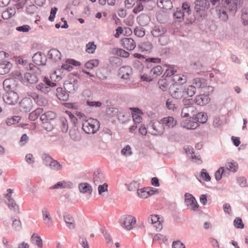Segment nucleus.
<instances>
[{
	"label": "nucleus",
	"mask_w": 248,
	"mask_h": 248,
	"mask_svg": "<svg viewBox=\"0 0 248 248\" xmlns=\"http://www.w3.org/2000/svg\"><path fill=\"white\" fill-rule=\"evenodd\" d=\"M25 79L30 83L34 84L38 81V78L36 75L31 72L26 73L24 75Z\"/></svg>",
	"instance_id": "obj_40"
},
{
	"label": "nucleus",
	"mask_w": 248,
	"mask_h": 248,
	"mask_svg": "<svg viewBox=\"0 0 248 248\" xmlns=\"http://www.w3.org/2000/svg\"><path fill=\"white\" fill-rule=\"evenodd\" d=\"M170 93L171 96L176 99H180L183 97H185L183 87L181 85H178L176 87L174 86L170 90Z\"/></svg>",
	"instance_id": "obj_13"
},
{
	"label": "nucleus",
	"mask_w": 248,
	"mask_h": 248,
	"mask_svg": "<svg viewBox=\"0 0 248 248\" xmlns=\"http://www.w3.org/2000/svg\"><path fill=\"white\" fill-rule=\"evenodd\" d=\"M159 219L160 218L157 215H151L148 219V222L153 224L157 231H160L162 228V225Z\"/></svg>",
	"instance_id": "obj_21"
},
{
	"label": "nucleus",
	"mask_w": 248,
	"mask_h": 248,
	"mask_svg": "<svg viewBox=\"0 0 248 248\" xmlns=\"http://www.w3.org/2000/svg\"><path fill=\"white\" fill-rule=\"evenodd\" d=\"M26 68L28 70L30 71L31 73H33L37 76L41 74V71L40 68L34 65L33 63H30L28 64L26 66Z\"/></svg>",
	"instance_id": "obj_44"
},
{
	"label": "nucleus",
	"mask_w": 248,
	"mask_h": 248,
	"mask_svg": "<svg viewBox=\"0 0 248 248\" xmlns=\"http://www.w3.org/2000/svg\"><path fill=\"white\" fill-rule=\"evenodd\" d=\"M16 30L19 32H27L29 31L31 28L28 25H24L21 26L16 27Z\"/></svg>",
	"instance_id": "obj_62"
},
{
	"label": "nucleus",
	"mask_w": 248,
	"mask_h": 248,
	"mask_svg": "<svg viewBox=\"0 0 248 248\" xmlns=\"http://www.w3.org/2000/svg\"><path fill=\"white\" fill-rule=\"evenodd\" d=\"M12 64L8 61H2L0 62V75H4L9 72Z\"/></svg>",
	"instance_id": "obj_24"
},
{
	"label": "nucleus",
	"mask_w": 248,
	"mask_h": 248,
	"mask_svg": "<svg viewBox=\"0 0 248 248\" xmlns=\"http://www.w3.org/2000/svg\"><path fill=\"white\" fill-rule=\"evenodd\" d=\"M132 74V68L127 65L124 66L118 70V75L123 79H128L129 76Z\"/></svg>",
	"instance_id": "obj_16"
},
{
	"label": "nucleus",
	"mask_w": 248,
	"mask_h": 248,
	"mask_svg": "<svg viewBox=\"0 0 248 248\" xmlns=\"http://www.w3.org/2000/svg\"><path fill=\"white\" fill-rule=\"evenodd\" d=\"M185 97H192L196 92V87L194 85H189L186 87H183Z\"/></svg>",
	"instance_id": "obj_37"
},
{
	"label": "nucleus",
	"mask_w": 248,
	"mask_h": 248,
	"mask_svg": "<svg viewBox=\"0 0 248 248\" xmlns=\"http://www.w3.org/2000/svg\"><path fill=\"white\" fill-rule=\"evenodd\" d=\"M157 6L166 10H170L172 7V3L170 0H157L156 1Z\"/></svg>",
	"instance_id": "obj_27"
},
{
	"label": "nucleus",
	"mask_w": 248,
	"mask_h": 248,
	"mask_svg": "<svg viewBox=\"0 0 248 248\" xmlns=\"http://www.w3.org/2000/svg\"><path fill=\"white\" fill-rule=\"evenodd\" d=\"M149 188H143L141 189H138L137 191V195L140 198H147L149 197V192H147V190Z\"/></svg>",
	"instance_id": "obj_47"
},
{
	"label": "nucleus",
	"mask_w": 248,
	"mask_h": 248,
	"mask_svg": "<svg viewBox=\"0 0 248 248\" xmlns=\"http://www.w3.org/2000/svg\"><path fill=\"white\" fill-rule=\"evenodd\" d=\"M121 154L125 156H130L132 155V152L130 146L126 145L121 150Z\"/></svg>",
	"instance_id": "obj_57"
},
{
	"label": "nucleus",
	"mask_w": 248,
	"mask_h": 248,
	"mask_svg": "<svg viewBox=\"0 0 248 248\" xmlns=\"http://www.w3.org/2000/svg\"><path fill=\"white\" fill-rule=\"evenodd\" d=\"M3 101L6 104L14 105L17 103L19 97L17 93L14 91L6 93L2 96Z\"/></svg>",
	"instance_id": "obj_9"
},
{
	"label": "nucleus",
	"mask_w": 248,
	"mask_h": 248,
	"mask_svg": "<svg viewBox=\"0 0 248 248\" xmlns=\"http://www.w3.org/2000/svg\"><path fill=\"white\" fill-rule=\"evenodd\" d=\"M185 16L184 12H183L180 8H177L176 11L173 13L175 20L177 22H181L183 21Z\"/></svg>",
	"instance_id": "obj_41"
},
{
	"label": "nucleus",
	"mask_w": 248,
	"mask_h": 248,
	"mask_svg": "<svg viewBox=\"0 0 248 248\" xmlns=\"http://www.w3.org/2000/svg\"><path fill=\"white\" fill-rule=\"evenodd\" d=\"M42 215L43 220L46 225L48 227L52 226L53 225V219L48 210L46 207L42 209Z\"/></svg>",
	"instance_id": "obj_20"
},
{
	"label": "nucleus",
	"mask_w": 248,
	"mask_h": 248,
	"mask_svg": "<svg viewBox=\"0 0 248 248\" xmlns=\"http://www.w3.org/2000/svg\"><path fill=\"white\" fill-rule=\"evenodd\" d=\"M122 227L126 230L130 231L134 228L136 224V219L131 215H124L119 220Z\"/></svg>",
	"instance_id": "obj_6"
},
{
	"label": "nucleus",
	"mask_w": 248,
	"mask_h": 248,
	"mask_svg": "<svg viewBox=\"0 0 248 248\" xmlns=\"http://www.w3.org/2000/svg\"><path fill=\"white\" fill-rule=\"evenodd\" d=\"M160 122L163 126L167 127L173 128L176 125L177 121L173 117L168 116L161 119Z\"/></svg>",
	"instance_id": "obj_22"
},
{
	"label": "nucleus",
	"mask_w": 248,
	"mask_h": 248,
	"mask_svg": "<svg viewBox=\"0 0 248 248\" xmlns=\"http://www.w3.org/2000/svg\"><path fill=\"white\" fill-rule=\"evenodd\" d=\"M106 112L108 115L111 117H115L118 116L119 111L115 108H108L106 109Z\"/></svg>",
	"instance_id": "obj_56"
},
{
	"label": "nucleus",
	"mask_w": 248,
	"mask_h": 248,
	"mask_svg": "<svg viewBox=\"0 0 248 248\" xmlns=\"http://www.w3.org/2000/svg\"><path fill=\"white\" fill-rule=\"evenodd\" d=\"M196 120L198 123L204 124L207 120V114L203 112H199L196 115Z\"/></svg>",
	"instance_id": "obj_46"
},
{
	"label": "nucleus",
	"mask_w": 248,
	"mask_h": 248,
	"mask_svg": "<svg viewBox=\"0 0 248 248\" xmlns=\"http://www.w3.org/2000/svg\"><path fill=\"white\" fill-rule=\"evenodd\" d=\"M61 129L62 132L65 133L68 131V125L67 119L64 117L61 118Z\"/></svg>",
	"instance_id": "obj_54"
},
{
	"label": "nucleus",
	"mask_w": 248,
	"mask_h": 248,
	"mask_svg": "<svg viewBox=\"0 0 248 248\" xmlns=\"http://www.w3.org/2000/svg\"><path fill=\"white\" fill-rule=\"evenodd\" d=\"M56 114L52 111L45 112L40 116V119L42 122V127L46 131H50L53 129L52 125L50 124L51 121L55 119Z\"/></svg>",
	"instance_id": "obj_4"
},
{
	"label": "nucleus",
	"mask_w": 248,
	"mask_h": 248,
	"mask_svg": "<svg viewBox=\"0 0 248 248\" xmlns=\"http://www.w3.org/2000/svg\"><path fill=\"white\" fill-rule=\"evenodd\" d=\"M32 61L38 65H44L46 62V58L44 53L37 52L33 56Z\"/></svg>",
	"instance_id": "obj_18"
},
{
	"label": "nucleus",
	"mask_w": 248,
	"mask_h": 248,
	"mask_svg": "<svg viewBox=\"0 0 248 248\" xmlns=\"http://www.w3.org/2000/svg\"><path fill=\"white\" fill-rule=\"evenodd\" d=\"M78 188L80 192L82 193H89L91 194L92 193V187L91 186L87 183H82L78 185Z\"/></svg>",
	"instance_id": "obj_34"
},
{
	"label": "nucleus",
	"mask_w": 248,
	"mask_h": 248,
	"mask_svg": "<svg viewBox=\"0 0 248 248\" xmlns=\"http://www.w3.org/2000/svg\"><path fill=\"white\" fill-rule=\"evenodd\" d=\"M13 223L12 227L15 230H19L21 228V223L19 219L11 218Z\"/></svg>",
	"instance_id": "obj_60"
},
{
	"label": "nucleus",
	"mask_w": 248,
	"mask_h": 248,
	"mask_svg": "<svg viewBox=\"0 0 248 248\" xmlns=\"http://www.w3.org/2000/svg\"><path fill=\"white\" fill-rule=\"evenodd\" d=\"M148 132L153 135H161L164 131V127L161 122H154L147 127Z\"/></svg>",
	"instance_id": "obj_10"
},
{
	"label": "nucleus",
	"mask_w": 248,
	"mask_h": 248,
	"mask_svg": "<svg viewBox=\"0 0 248 248\" xmlns=\"http://www.w3.org/2000/svg\"><path fill=\"white\" fill-rule=\"evenodd\" d=\"M149 69H151L150 70V75H151L153 78L160 75L163 72L162 68L160 65H155Z\"/></svg>",
	"instance_id": "obj_36"
},
{
	"label": "nucleus",
	"mask_w": 248,
	"mask_h": 248,
	"mask_svg": "<svg viewBox=\"0 0 248 248\" xmlns=\"http://www.w3.org/2000/svg\"><path fill=\"white\" fill-rule=\"evenodd\" d=\"M100 128V123L93 118H89L82 124V129L87 134H94Z\"/></svg>",
	"instance_id": "obj_3"
},
{
	"label": "nucleus",
	"mask_w": 248,
	"mask_h": 248,
	"mask_svg": "<svg viewBox=\"0 0 248 248\" xmlns=\"http://www.w3.org/2000/svg\"><path fill=\"white\" fill-rule=\"evenodd\" d=\"M32 107V102L30 98H24L19 103V109L23 112H29Z\"/></svg>",
	"instance_id": "obj_14"
},
{
	"label": "nucleus",
	"mask_w": 248,
	"mask_h": 248,
	"mask_svg": "<svg viewBox=\"0 0 248 248\" xmlns=\"http://www.w3.org/2000/svg\"><path fill=\"white\" fill-rule=\"evenodd\" d=\"M99 64V61L97 59L92 60L85 64V66L88 69H93V67L97 66Z\"/></svg>",
	"instance_id": "obj_55"
},
{
	"label": "nucleus",
	"mask_w": 248,
	"mask_h": 248,
	"mask_svg": "<svg viewBox=\"0 0 248 248\" xmlns=\"http://www.w3.org/2000/svg\"><path fill=\"white\" fill-rule=\"evenodd\" d=\"M181 125L183 127L186 128L187 129H195L199 126V124L197 122L191 120L187 122V120H186L185 121L184 120L181 123Z\"/></svg>",
	"instance_id": "obj_30"
},
{
	"label": "nucleus",
	"mask_w": 248,
	"mask_h": 248,
	"mask_svg": "<svg viewBox=\"0 0 248 248\" xmlns=\"http://www.w3.org/2000/svg\"><path fill=\"white\" fill-rule=\"evenodd\" d=\"M69 134L71 139L74 141H79L80 139L79 132L75 129L71 130Z\"/></svg>",
	"instance_id": "obj_49"
},
{
	"label": "nucleus",
	"mask_w": 248,
	"mask_h": 248,
	"mask_svg": "<svg viewBox=\"0 0 248 248\" xmlns=\"http://www.w3.org/2000/svg\"><path fill=\"white\" fill-rule=\"evenodd\" d=\"M182 11L184 12V14L186 15L189 16L191 13L190 4L187 2H185L182 4Z\"/></svg>",
	"instance_id": "obj_48"
},
{
	"label": "nucleus",
	"mask_w": 248,
	"mask_h": 248,
	"mask_svg": "<svg viewBox=\"0 0 248 248\" xmlns=\"http://www.w3.org/2000/svg\"><path fill=\"white\" fill-rule=\"evenodd\" d=\"M200 176L206 182L210 181L211 180V177L207 172V170L205 169L202 170Z\"/></svg>",
	"instance_id": "obj_58"
},
{
	"label": "nucleus",
	"mask_w": 248,
	"mask_h": 248,
	"mask_svg": "<svg viewBox=\"0 0 248 248\" xmlns=\"http://www.w3.org/2000/svg\"><path fill=\"white\" fill-rule=\"evenodd\" d=\"M185 203L187 207L191 211L197 212L198 211L199 205L196 199L192 195L186 193L185 194Z\"/></svg>",
	"instance_id": "obj_8"
},
{
	"label": "nucleus",
	"mask_w": 248,
	"mask_h": 248,
	"mask_svg": "<svg viewBox=\"0 0 248 248\" xmlns=\"http://www.w3.org/2000/svg\"><path fill=\"white\" fill-rule=\"evenodd\" d=\"M193 84L199 88H204L207 84L206 80L204 78H196L193 80Z\"/></svg>",
	"instance_id": "obj_42"
},
{
	"label": "nucleus",
	"mask_w": 248,
	"mask_h": 248,
	"mask_svg": "<svg viewBox=\"0 0 248 248\" xmlns=\"http://www.w3.org/2000/svg\"><path fill=\"white\" fill-rule=\"evenodd\" d=\"M138 20L141 25L145 26L149 21V17L146 15H141L138 17Z\"/></svg>",
	"instance_id": "obj_50"
},
{
	"label": "nucleus",
	"mask_w": 248,
	"mask_h": 248,
	"mask_svg": "<svg viewBox=\"0 0 248 248\" xmlns=\"http://www.w3.org/2000/svg\"><path fill=\"white\" fill-rule=\"evenodd\" d=\"M56 95L58 98L62 101H66L69 98V94L67 91L63 90L62 88L58 87L56 89Z\"/></svg>",
	"instance_id": "obj_29"
},
{
	"label": "nucleus",
	"mask_w": 248,
	"mask_h": 248,
	"mask_svg": "<svg viewBox=\"0 0 248 248\" xmlns=\"http://www.w3.org/2000/svg\"><path fill=\"white\" fill-rule=\"evenodd\" d=\"M121 43L124 48L128 50H133L136 46L135 42L131 38H124L121 39Z\"/></svg>",
	"instance_id": "obj_19"
},
{
	"label": "nucleus",
	"mask_w": 248,
	"mask_h": 248,
	"mask_svg": "<svg viewBox=\"0 0 248 248\" xmlns=\"http://www.w3.org/2000/svg\"><path fill=\"white\" fill-rule=\"evenodd\" d=\"M138 48L142 52L148 54L151 52L153 45L149 42H142L138 45Z\"/></svg>",
	"instance_id": "obj_28"
},
{
	"label": "nucleus",
	"mask_w": 248,
	"mask_h": 248,
	"mask_svg": "<svg viewBox=\"0 0 248 248\" xmlns=\"http://www.w3.org/2000/svg\"><path fill=\"white\" fill-rule=\"evenodd\" d=\"M241 18L242 24L244 26H247L248 25V13L242 11Z\"/></svg>",
	"instance_id": "obj_64"
},
{
	"label": "nucleus",
	"mask_w": 248,
	"mask_h": 248,
	"mask_svg": "<svg viewBox=\"0 0 248 248\" xmlns=\"http://www.w3.org/2000/svg\"><path fill=\"white\" fill-rule=\"evenodd\" d=\"M43 160L44 164L52 171H60L63 169L62 165L59 162L53 159L47 154L43 155Z\"/></svg>",
	"instance_id": "obj_5"
},
{
	"label": "nucleus",
	"mask_w": 248,
	"mask_h": 248,
	"mask_svg": "<svg viewBox=\"0 0 248 248\" xmlns=\"http://www.w3.org/2000/svg\"><path fill=\"white\" fill-rule=\"evenodd\" d=\"M96 48V46L93 42H89L86 45V51L89 53L93 54Z\"/></svg>",
	"instance_id": "obj_59"
},
{
	"label": "nucleus",
	"mask_w": 248,
	"mask_h": 248,
	"mask_svg": "<svg viewBox=\"0 0 248 248\" xmlns=\"http://www.w3.org/2000/svg\"><path fill=\"white\" fill-rule=\"evenodd\" d=\"M78 241L83 248H89L87 240L84 237L79 236Z\"/></svg>",
	"instance_id": "obj_63"
},
{
	"label": "nucleus",
	"mask_w": 248,
	"mask_h": 248,
	"mask_svg": "<svg viewBox=\"0 0 248 248\" xmlns=\"http://www.w3.org/2000/svg\"><path fill=\"white\" fill-rule=\"evenodd\" d=\"M210 98L209 97V94L205 93H202L196 96L194 102L195 103L201 106H203L209 103Z\"/></svg>",
	"instance_id": "obj_15"
},
{
	"label": "nucleus",
	"mask_w": 248,
	"mask_h": 248,
	"mask_svg": "<svg viewBox=\"0 0 248 248\" xmlns=\"http://www.w3.org/2000/svg\"><path fill=\"white\" fill-rule=\"evenodd\" d=\"M43 109L38 108L30 113L29 118L31 121H34L43 113Z\"/></svg>",
	"instance_id": "obj_43"
},
{
	"label": "nucleus",
	"mask_w": 248,
	"mask_h": 248,
	"mask_svg": "<svg viewBox=\"0 0 248 248\" xmlns=\"http://www.w3.org/2000/svg\"><path fill=\"white\" fill-rule=\"evenodd\" d=\"M187 77L184 75L176 74L172 77V80L176 83H178L181 85L185 83L187 81Z\"/></svg>",
	"instance_id": "obj_33"
},
{
	"label": "nucleus",
	"mask_w": 248,
	"mask_h": 248,
	"mask_svg": "<svg viewBox=\"0 0 248 248\" xmlns=\"http://www.w3.org/2000/svg\"><path fill=\"white\" fill-rule=\"evenodd\" d=\"M48 57L54 62H57L61 59V53L56 48L51 49L48 52Z\"/></svg>",
	"instance_id": "obj_25"
},
{
	"label": "nucleus",
	"mask_w": 248,
	"mask_h": 248,
	"mask_svg": "<svg viewBox=\"0 0 248 248\" xmlns=\"http://www.w3.org/2000/svg\"><path fill=\"white\" fill-rule=\"evenodd\" d=\"M105 180L104 175L99 170H95L93 173V183L95 185L102 183Z\"/></svg>",
	"instance_id": "obj_31"
},
{
	"label": "nucleus",
	"mask_w": 248,
	"mask_h": 248,
	"mask_svg": "<svg viewBox=\"0 0 248 248\" xmlns=\"http://www.w3.org/2000/svg\"><path fill=\"white\" fill-rule=\"evenodd\" d=\"M243 0H221L222 6L217 7V16L219 20L226 22L228 20L226 9L234 16L238 9L242 7Z\"/></svg>",
	"instance_id": "obj_1"
},
{
	"label": "nucleus",
	"mask_w": 248,
	"mask_h": 248,
	"mask_svg": "<svg viewBox=\"0 0 248 248\" xmlns=\"http://www.w3.org/2000/svg\"><path fill=\"white\" fill-rule=\"evenodd\" d=\"M19 120L20 118L18 116H15L12 118H7L6 120V123L7 125L10 126L18 123Z\"/></svg>",
	"instance_id": "obj_53"
},
{
	"label": "nucleus",
	"mask_w": 248,
	"mask_h": 248,
	"mask_svg": "<svg viewBox=\"0 0 248 248\" xmlns=\"http://www.w3.org/2000/svg\"><path fill=\"white\" fill-rule=\"evenodd\" d=\"M194 4L195 13H194V17L187 18L188 22L190 24L194 22L196 20H200L202 18L200 12L207 10L210 5L208 0H196Z\"/></svg>",
	"instance_id": "obj_2"
},
{
	"label": "nucleus",
	"mask_w": 248,
	"mask_h": 248,
	"mask_svg": "<svg viewBox=\"0 0 248 248\" xmlns=\"http://www.w3.org/2000/svg\"><path fill=\"white\" fill-rule=\"evenodd\" d=\"M64 88L69 93H74L78 87V81L75 79H69L64 83Z\"/></svg>",
	"instance_id": "obj_12"
},
{
	"label": "nucleus",
	"mask_w": 248,
	"mask_h": 248,
	"mask_svg": "<svg viewBox=\"0 0 248 248\" xmlns=\"http://www.w3.org/2000/svg\"><path fill=\"white\" fill-rule=\"evenodd\" d=\"M140 184L136 181H132L128 185H127V189L130 191H134L139 189Z\"/></svg>",
	"instance_id": "obj_52"
},
{
	"label": "nucleus",
	"mask_w": 248,
	"mask_h": 248,
	"mask_svg": "<svg viewBox=\"0 0 248 248\" xmlns=\"http://www.w3.org/2000/svg\"><path fill=\"white\" fill-rule=\"evenodd\" d=\"M167 29L162 26H155L152 30L151 33L155 37H158L165 34Z\"/></svg>",
	"instance_id": "obj_26"
},
{
	"label": "nucleus",
	"mask_w": 248,
	"mask_h": 248,
	"mask_svg": "<svg viewBox=\"0 0 248 248\" xmlns=\"http://www.w3.org/2000/svg\"><path fill=\"white\" fill-rule=\"evenodd\" d=\"M196 108L194 106H186L184 107L181 111V116L182 118H188L193 117L195 114Z\"/></svg>",
	"instance_id": "obj_17"
},
{
	"label": "nucleus",
	"mask_w": 248,
	"mask_h": 248,
	"mask_svg": "<svg viewBox=\"0 0 248 248\" xmlns=\"http://www.w3.org/2000/svg\"><path fill=\"white\" fill-rule=\"evenodd\" d=\"M31 242L38 248L43 247L42 240L40 236L36 233H33L31 237Z\"/></svg>",
	"instance_id": "obj_32"
},
{
	"label": "nucleus",
	"mask_w": 248,
	"mask_h": 248,
	"mask_svg": "<svg viewBox=\"0 0 248 248\" xmlns=\"http://www.w3.org/2000/svg\"><path fill=\"white\" fill-rule=\"evenodd\" d=\"M72 186V183L71 182H67L65 181L59 182L54 186L50 187V189L64 188L66 187L70 188Z\"/></svg>",
	"instance_id": "obj_39"
},
{
	"label": "nucleus",
	"mask_w": 248,
	"mask_h": 248,
	"mask_svg": "<svg viewBox=\"0 0 248 248\" xmlns=\"http://www.w3.org/2000/svg\"><path fill=\"white\" fill-rule=\"evenodd\" d=\"M64 222L67 224V227L70 229H74L75 228L74 223V219L70 214H65L63 215Z\"/></svg>",
	"instance_id": "obj_35"
},
{
	"label": "nucleus",
	"mask_w": 248,
	"mask_h": 248,
	"mask_svg": "<svg viewBox=\"0 0 248 248\" xmlns=\"http://www.w3.org/2000/svg\"><path fill=\"white\" fill-rule=\"evenodd\" d=\"M17 86V81L14 78L5 79L3 82V86L5 90H13Z\"/></svg>",
	"instance_id": "obj_23"
},
{
	"label": "nucleus",
	"mask_w": 248,
	"mask_h": 248,
	"mask_svg": "<svg viewBox=\"0 0 248 248\" xmlns=\"http://www.w3.org/2000/svg\"><path fill=\"white\" fill-rule=\"evenodd\" d=\"M7 191L8 193L5 195V198L7 199L8 202H6V204L10 210H13L16 213H19V207L15 200L11 198V194L13 192V190L9 188Z\"/></svg>",
	"instance_id": "obj_11"
},
{
	"label": "nucleus",
	"mask_w": 248,
	"mask_h": 248,
	"mask_svg": "<svg viewBox=\"0 0 248 248\" xmlns=\"http://www.w3.org/2000/svg\"><path fill=\"white\" fill-rule=\"evenodd\" d=\"M224 171V169L223 167L219 168L218 170L216 171L215 176L217 181H218L221 179Z\"/></svg>",
	"instance_id": "obj_61"
},
{
	"label": "nucleus",
	"mask_w": 248,
	"mask_h": 248,
	"mask_svg": "<svg viewBox=\"0 0 248 248\" xmlns=\"http://www.w3.org/2000/svg\"><path fill=\"white\" fill-rule=\"evenodd\" d=\"M56 83L52 82L49 78H45L43 82L36 85V89L42 93H47L51 91V88L56 86Z\"/></svg>",
	"instance_id": "obj_7"
},
{
	"label": "nucleus",
	"mask_w": 248,
	"mask_h": 248,
	"mask_svg": "<svg viewBox=\"0 0 248 248\" xmlns=\"http://www.w3.org/2000/svg\"><path fill=\"white\" fill-rule=\"evenodd\" d=\"M16 13V11L15 8H8L6 10L2 12L1 16L4 19H8L14 16Z\"/></svg>",
	"instance_id": "obj_38"
},
{
	"label": "nucleus",
	"mask_w": 248,
	"mask_h": 248,
	"mask_svg": "<svg viewBox=\"0 0 248 248\" xmlns=\"http://www.w3.org/2000/svg\"><path fill=\"white\" fill-rule=\"evenodd\" d=\"M156 19L160 23L164 24L168 21V16L165 14L160 13L156 15Z\"/></svg>",
	"instance_id": "obj_51"
},
{
	"label": "nucleus",
	"mask_w": 248,
	"mask_h": 248,
	"mask_svg": "<svg viewBox=\"0 0 248 248\" xmlns=\"http://www.w3.org/2000/svg\"><path fill=\"white\" fill-rule=\"evenodd\" d=\"M147 63V67L148 69L151 68L152 66H155V63H160L161 60L157 58H149L146 60Z\"/></svg>",
	"instance_id": "obj_45"
}]
</instances>
